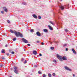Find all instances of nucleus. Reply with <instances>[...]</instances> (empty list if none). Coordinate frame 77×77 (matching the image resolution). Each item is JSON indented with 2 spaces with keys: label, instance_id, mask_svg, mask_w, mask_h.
Here are the masks:
<instances>
[{
  "label": "nucleus",
  "instance_id": "obj_1",
  "mask_svg": "<svg viewBox=\"0 0 77 77\" xmlns=\"http://www.w3.org/2000/svg\"><path fill=\"white\" fill-rule=\"evenodd\" d=\"M57 58H58L59 60H67V58L66 57L63 56L62 57V56L59 55L58 54H57Z\"/></svg>",
  "mask_w": 77,
  "mask_h": 77
},
{
  "label": "nucleus",
  "instance_id": "obj_2",
  "mask_svg": "<svg viewBox=\"0 0 77 77\" xmlns=\"http://www.w3.org/2000/svg\"><path fill=\"white\" fill-rule=\"evenodd\" d=\"M14 33L16 35V36L17 37H18L19 36H20V37H23V35L21 33H20L19 32H14Z\"/></svg>",
  "mask_w": 77,
  "mask_h": 77
},
{
  "label": "nucleus",
  "instance_id": "obj_3",
  "mask_svg": "<svg viewBox=\"0 0 77 77\" xmlns=\"http://www.w3.org/2000/svg\"><path fill=\"white\" fill-rule=\"evenodd\" d=\"M14 71V72L16 74H18V67L16 66H14L13 67Z\"/></svg>",
  "mask_w": 77,
  "mask_h": 77
},
{
  "label": "nucleus",
  "instance_id": "obj_4",
  "mask_svg": "<svg viewBox=\"0 0 77 77\" xmlns=\"http://www.w3.org/2000/svg\"><path fill=\"white\" fill-rule=\"evenodd\" d=\"M64 68L66 70H67V71H72L71 69L69 68V67L67 66H65L64 67Z\"/></svg>",
  "mask_w": 77,
  "mask_h": 77
},
{
  "label": "nucleus",
  "instance_id": "obj_5",
  "mask_svg": "<svg viewBox=\"0 0 77 77\" xmlns=\"http://www.w3.org/2000/svg\"><path fill=\"white\" fill-rule=\"evenodd\" d=\"M22 40L25 43H28L29 42L27 40L25 39L24 38H23L22 39Z\"/></svg>",
  "mask_w": 77,
  "mask_h": 77
},
{
  "label": "nucleus",
  "instance_id": "obj_6",
  "mask_svg": "<svg viewBox=\"0 0 77 77\" xmlns=\"http://www.w3.org/2000/svg\"><path fill=\"white\" fill-rule=\"evenodd\" d=\"M59 7L61 9L62 11L63 10V9H64V8H65V7H63V6H62V5H61L60 6H59Z\"/></svg>",
  "mask_w": 77,
  "mask_h": 77
},
{
  "label": "nucleus",
  "instance_id": "obj_7",
  "mask_svg": "<svg viewBox=\"0 0 77 77\" xmlns=\"http://www.w3.org/2000/svg\"><path fill=\"white\" fill-rule=\"evenodd\" d=\"M36 34L38 36H41V34L39 32H37L36 33Z\"/></svg>",
  "mask_w": 77,
  "mask_h": 77
},
{
  "label": "nucleus",
  "instance_id": "obj_8",
  "mask_svg": "<svg viewBox=\"0 0 77 77\" xmlns=\"http://www.w3.org/2000/svg\"><path fill=\"white\" fill-rule=\"evenodd\" d=\"M3 9L4 10V11H5V12H8V9H7V8H6L5 7H3Z\"/></svg>",
  "mask_w": 77,
  "mask_h": 77
},
{
  "label": "nucleus",
  "instance_id": "obj_9",
  "mask_svg": "<svg viewBox=\"0 0 77 77\" xmlns=\"http://www.w3.org/2000/svg\"><path fill=\"white\" fill-rule=\"evenodd\" d=\"M32 17L34 18H35L36 19H37L38 18L37 16H36L35 14H33L32 15Z\"/></svg>",
  "mask_w": 77,
  "mask_h": 77
},
{
  "label": "nucleus",
  "instance_id": "obj_10",
  "mask_svg": "<svg viewBox=\"0 0 77 77\" xmlns=\"http://www.w3.org/2000/svg\"><path fill=\"white\" fill-rule=\"evenodd\" d=\"M72 50L75 54H77L76 51H75V50H74V49H72Z\"/></svg>",
  "mask_w": 77,
  "mask_h": 77
},
{
  "label": "nucleus",
  "instance_id": "obj_11",
  "mask_svg": "<svg viewBox=\"0 0 77 77\" xmlns=\"http://www.w3.org/2000/svg\"><path fill=\"white\" fill-rule=\"evenodd\" d=\"M33 53L34 54H35V55H36L37 54V52L36 51H33Z\"/></svg>",
  "mask_w": 77,
  "mask_h": 77
},
{
  "label": "nucleus",
  "instance_id": "obj_12",
  "mask_svg": "<svg viewBox=\"0 0 77 77\" xmlns=\"http://www.w3.org/2000/svg\"><path fill=\"white\" fill-rule=\"evenodd\" d=\"M48 27L49 29H50V30H53V28H52L51 27V26H50V25H48Z\"/></svg>",
  "mask_w": 77,
  "mask_h": 77
},
{
  "label": "nucleus",
  "instance_id": "obj_13",
  "mask_svg": "<svg viewBox=\"0 0 77 77\" xmlns=\"http://www.w3.org/2000/svg\"><path fill=\"white\" fill-rule=\"evenodd\" d=\"M43 32H45V33H47L48 32V30L47 29H45L43 30Z\"/></svg>",
  "mask_w": 77,
  "mask_h": 77
},
{
  "label": "nucleus",
  "instance_id": "obj_14",
  "mask_svg": "<svg viewBox=\"0 0 77 77\" xmlns=\"http://www.w3.org/2000/svg\"><path fill=\"white\" fill-rule=\"evenodd\" d=\"M50 23L51 24H52V25H54V23H53V22L51 21H50Z\"/></svg>",
  "mask_w": 77,
  "mask_h": 77
},
{
  "label": "nucleus",
  "instance_id": "obj_15",
  "mask_svg": "<svg viewBox=\"0 0 77 77\" xmlns=\"http://www.w3.org/2000/svg\"><path fill=\"white\" fill-rule=\"evenodd\" d=\"M2 53H5V50L2 49L1 51Z\"/></svg>",
  "mask_w": 77,
  "mask_h": 77
},
{
  "label": "nucleus",
  "instance_id": "obj_16",
  "mask_svg": "<svg viewBox=\"0 0 77 77\" xmlns=\"http://www.w3.org/2000/svg\"><path fill=\"white\" fill-rule=\"evenodd\" d=\"M30 31L31 32H34V30H33V29H31Z\"/></svg>",
  "mask_w": 77,
  "mask_h": 77
},
{
  "label": "nucleus",
  "instance_id": "obj_17",
  "mask_svg": "<svg viewBox=\"0 0 77 77\" xmlns=\"http://www.w3.org/2000/svg\"><path fill=\"white\" fill-rule=\"evenodd\" d=\"M48 76L49 77H51V75L50 73H49L48 74Z\"/></svg>",
  "mask_w": 77,
  "mask_h": 77
},
{
  "label": "nucleus",
  "instance_id": "obj_18",
  "mask_svg": "<svg viewBox=\"0 0 77 77\" xmlns=\"http://www.w3.org/2000/svg\"><path fill=\"white\" fill-rule=\"evenodd\" d=\"M67 45V44H65L63 45V47H66Z\"/></svg>",
  "mask_w": 77,
  "mask_h": 77
},
{
  "label": "nucleus",
  "instance_id": "obj_19",
  "mask_svg": "<svg viewBox=\"0 0 77 77\" xmlns=\"http://www.w3.org/2000/svg\"><path fill=\"white\" fill-rule=\"evenodd\" d=\"M10 31L12 33H14V31H13L12 29H10Z\"/></svg>",
  "mask_w": 77,
  "mask_h": 77
},
{
  "label": "nucleus",
  "instance_id": "obj_20",
  "mask_svg": "<svg viewBox=\"0 0 77 77\" xmlns=\"http://www.w3.org/2000/svg\"><path fill=\"white\" fill-rule=\"evenodd\" d=\"M21 60L22 62H23V61H24V59L23 58H21Z\"/></svg>",
  "mask_w": 77,
  "mask_h": 77
},
{
  "label": "nucleus",
  "instance_id": "obj_21",
  "mask_svg": "<svg viewBox=\"0 0 77 77\" xmlns=\"http://www.w3.org/2000/svg\"><path fill=\"white\" fill-rule=\"evenodd\" d=\"M52 75L54 76V77H55V76H56V74H55V73H53Z\"/></svg>",
  "mask_w": 77,
  "mask_h": 77
},
{
  "label": "nucleus",
  "instance_id": "obj_22",
  "mask_svg": "<svg viewBox=\"0 0 77 77\" xmlns=\"http://www.w3.org/2000/svg\"><path fill=\"white\" fill-rule=\"evenodd\" d=\"M42 76L43 77H46V75L45 74H43Z\"/></svg>",
  "mask_w": 77,
  "mask_h": 77
},
{
  "label": "nucleus",
  "instance_id": "obj_23",
  "mask_svg": "<svg viewBox=\"0 0 77 77\" xmlns=\"http://www.w3.org/2000/svg\"><path fill=\"white\" fill-rule=\"evenodd\" d=\"M16 39L17 38H13V41H16Z\"/></svg>",
  "mask_w": 77,
  "mask_h": 77
},
{
  "label": "nucleus",
  "instance_id": "obj_24",
  "mask_svg": "<svg viewBox=\"0 0 77 77\" xmlns=\"http://www.w3.org/2000/svg\"><path fill=\"white\" fill-rule=\"evenodd\" d=\"M65 31L66 32H68V29H65Z\"/></svg>",
  "mask_w": 77,
  "mask_h": 77
},
{
  "label": "nucleus",
  "instance_id": "obj_25",
  "mask_svg": "<svg viewBox=\"0 0 77 77\" xmlns=\"http://www.w3.org/2000/svg\"><path fill=\"white\" fill-rule=\"evenodd\" d=\"M23 5H27V3L25 2H23Z\"/></svg>",
  "mask_w": 77,
  "mask_h": 77
},
{
  "label": "nucleus",
  "instance_id": "obj_26",
  "mask_svg": "<svg viewBox=\"0 0 77 77\" xmlns=\"http://www.w3.org/2000/svg\"><path fill=\"white\" fill-rule=\"evenodd\" d=\"M64 7H65V8H66V7H67V8H68V7H69V5H65V6H64Z\"/></svg>",
  "mask_w": 77,
  "mask_h": 77
},
{
  "label": "nucleus",
  "instance_id": "obj_27",
  "mask_svg": "<svg viewBox=\"0 0 77 77\" xmlns=\"http://www.w3.org/2000/svg\"><path fill=\"white\" fill-rule=\"evenodd\" d=\"M38 73L39 74H42V73H41V72L39 71L38 72Z\"/></svg>",
  "mask_w": 77,
  "mask_h": 77
},
{
  "label": "nucleus",
  "instance_id": "obj_28",
  "mask_svg": "<svg viewBox=\"0 0 77 77\" xmlns=\"http://www.w3.org/2000/svg\"><path fill=\"white\" fill-rule=\"evenodd\" d=\"M53 62H54V63H56V60H53Z\"/></svg>",
  "mask_w": 77,
  "mask_h": 77
},
{
  "label": "nucleus",
  "instance_id": "obj_29",
  "mask_svg": "<svg viewBox=\"0 0 77 77\" xmlns=\"http://www.w3.org/2000/svg\"><path fill=\"white\" fill-rule=\"evenodd\" d=\"M3 65L2 64H1L0 65V67H1V68H2V67H3Z\"/></svg>",
  "mask_w": 77,
  "mask_h": 77
},
{
  "label": "nucleus",
  "instance_id": "obj_30",
  "mask_svg": "<svg viewBox=\"0 0 77 77\" xmlns=\"http://www.w3.org/2000/svg\"><path fill=\"white\" fill-rule=\"evenodd\" d=\"M38 19H41V17L40 16H38Z\"/></svg>",
  "mask_w": 77,
  "mask_h": 77
},
{
  "label": "nucleus",
  "instance_id": "obj_31",
  "mask_svg": "<svg viewBox=\"0 0 77 77\" xmlns=\"http://www.w3.org/2000/svg\"><path fill=\"white\" fill-rule=\"evenodd\" d=\"M27 62V60H25V62H24V63H26Z\"/></svg>",
  "mask_w": 77,
  "mask_h": 77
},
{
  "label": "nucleus",
  "instance_id": "obj_32",
  "mask_svg": "<svg viewBox=\"0 0 77 77\" xmlns=\"http://www.w3.org/2000/svg\"><path fill=\"white\" fill-rule=\"evenodd\" d=\"M51 50H53V49H54V48L53 47H51Z\"/></svg>",
  "mask_w": 77,
  "mask_h": 77
},
{
  "label": "nucleus",
  "instance_id": "obj_33",
  "mask_svg": "<svg viewBox=\"0 0 77 77\" xmlns=\"http://www.w3.org/2000/svg\"><path fill=\"white\" fill-rule=\"evenodd\" d=\"M7 21H8V23H9L10 24V23H11V22H10V21H9V20H7Z\"/></svg>",
  "mask_w": 77,
  "mask_h": 77
},
{
  "label": "nucleus",
  "instance_id": "obj_34",
  "mask_svg": "<svg viewBox=\"0 0 77 77\" xmlns=\"http://www.w3.org/2000/svg\"><path fill=\"white\" fill-rule=\"evenodd\" d=\"M2 60H5V58L4 57H2Z\"/></svg>",
  "mask_w": 77,
  "mask_h": 77
},
{
  "label": "nucleus",
  "instance_id": "obj_35",
  "mask_svg": "<svg viewBox=\"0 0 77 77\" xmlns=\"http://www.w3.org/2000/svg\"><path fill=\"white\" fill-rule=\"evenodd\" d=\"M11 54H14V52H11Z\"/></svg>",
  "mask_w": 77,
  "mask_h": 77
},
{
  "label": "nucleus",
  "instance_id": "obj_36",
  "mask_svg": "<svg viewBox=\"0 0 77 77\" xmlns=\"http://www.w3.org/2000/svg\"><path fill=\"white\" fill-rule=\"evenodd\" d=\"M27 45H28V46H30V44H27Z\"/></svg>",
  "mask_w": 77,
  "mask_h": 77
},
{
  "label": "nucleus",
  "instance_id": "obj_37",
  "mask_svg": "<svg viewBox=\"0 0 77 77\" xmlns=\"http://www.w3.org/2000/svg\"><path fill=\"white\" fill-rule=\"evenodd\" d=\"M68 51V49L67 48H66V51Z\"/></svg>",
  "mask_w": 77,
  "mask_h": 77
},
{
  "label": "nucleus",
  "instance_id": "obj_38",
  "mask_svg": "<svg viewBox=\"0 0 77 77\" xmlns=\"http://www.w3.org/2000/svg\"><path fill=\"white\" fill-rule=\"evenodd\" d=\"M44 45V43L43 42H42V45Z\"/></svg>",
  "mask_w": 77,
  "mask_h": 77
},
{
  "label": "nucleus",
  "instance_id": "obj_39",
  "mask_svg": "<svg viewBox=\"0 0 77 77\" xmlns=\"http://www.w3.org/2000/svg\"><path fill=\"white\" fill-rule=\"evenodd\" d=\"M39 55L40 56H42V54H39Z\"/></svg>",
  "mask_w": 77,
  "mask_h": 77
},
{
  "label": "nucleus",
  "instance_id": "obj_40",
  "mask_svg": "<svg viewBox=\"0 0 77 77\" xmlns=\"http://www.w3.org/2000/svg\"><path fill=\"white\" fill-rule=\"evenodd\" d=\"M34 67L35 68H36V67H37V66H36V65H34Z\"/></svg>",
  "mask_w": 77,
  "mask_h": 77
},
{
  "label": "nucleus",
  "instance_id": "obj_41",
  "mask_svg": "<svg viewBox=\"0 0 77 77\" xmlns=\"http://www.w3.org/2000/svg\"><path fill=\"white\" fill-rule=\"evenodd\" d=\"M6 55H7V56H9V53L7 54H6Z\"/></svg>",
  "mask_w": 77,
  "mask_h": 77
},
{
  "label": "nucleus",
  "instance_id": "obj_42",
  "mask_svg": "<svg viewBox=\"0 0 77 77\" xmlns=\"http://www.w3.org/2000/svg\"><path fill=\"white\" fill-rule=\"evenodd\" d=\"M8 47V45H5V47Z\"/></svg>",
  "mask_w": 77,
  "mask_h": 77
},
{
  "label": "nucleus",
  "instance_id": "obj_43",
  "mask_svg": "<svg viewBox=\"0 0 77 77\" xmlns=\"http://www.w3.org/2000/svg\"><path fill=\"white\" fill-rule=\"evenodd\" d=\"M3 12H4L3 11H1V13H2V14H3Z\"/></svg>",
  "mask_w": 77,
  "mask_h": 77
},
{
  "label": "nucleus",
  "instance_id": "obj_44",
  "mask_svg": "<svg viewBox=\"0 0 77 77\" xmlns=\"http://www.w3.org/2000/svg\"><path fill=\"white\" fill-rule=\"evenodd\" d=\"M73 77H75V75L74 74H73Z\"/></svg>",
  "mask_w": 77,
  "mask_h": 77
},
{
  "label": "nucleus",
  "instance_id": "obj_45",
  "mask_svg": "<svg viewBox=\"0 0 77 77\" xmlns=\"http://www.w3.org/2000/svg\"><path fill=\"white\" fill-rule=\"evenodd\" d=\"M37 43H39V41H37Z\"/></svg>",
  "mask_w": 77,
  "mask_h": 77
},
{
  "label": "nucleus",
  "instance_id": "obj_46",
  "mask_svg": "<svg viewBox=\"0 0 77 77\" xmlns=\"http://www.w3.org/2000/svg\"><path fill=\"white\" fill-rule=\"evenodd\" d=\"M50 44H52V42H50Z\"/></svg>",
  "mask_w": 77,
  "mask_h": 77
},
{
  "label": "nucleus",
  "instance_id": "obj_47",
  "mask_svg": "<svg viewBox=\"0 0 77 77\" xmlns=\"http://www.w3.org/2000/svg\"><path fill=\"white\" fill-rule=\"evenodd\" d=\"M11 70H12V69H11Z\"/></svg>",
  "mask_w": 77,
  "mask_h": 77
},
{
  "label": "nucleus",
  "instance_id": "obj_48",
  "mask_svg": "<svg viewBox=\"0 0 77 77\" xmlns=\"http://www.w3.org/2000/svg\"><path fill=\"white\" fill-rule=\"evenodd\" d=\"M61 0V1H62V0Z\"/></svg>",
  "mask_w": 77,
  "mask_h": 77
},
{
  "label": "nucleus",
  "instance_id": "obj_49",
  "mask_svg": "<svg viewBox=\"0 0 77 77\" xmlns=\"http://www.w3.org/2000/svg\"><path fill=\"white\" fill-rule=\"evenodd\" d=\"M59 13H60V12H59Z\"/></svg>",
  "mask_w": 77,
  "mask_h": 77
}]
</instances>
